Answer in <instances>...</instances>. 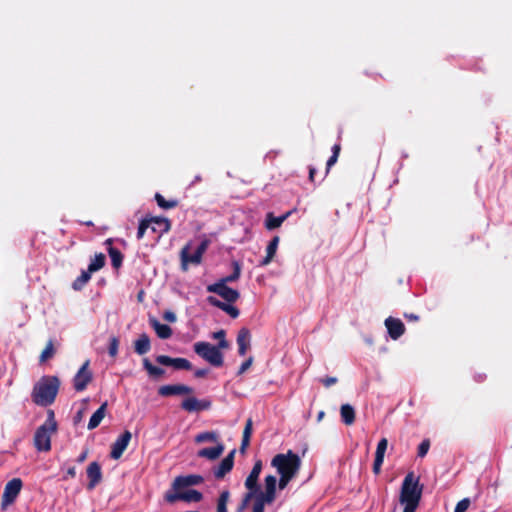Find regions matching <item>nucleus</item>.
Segmentation results:
<instances>
[{"label":"nucleus","mask_w":512,"mask_h":512,"mask_svg":"<svg viewBox=\"0 0 512 512\" xmlns=\"http://www.w3.org/2000/svg\"><path fill=\"white\" fill-rule=\"evenodd\" d=\"M422 496V487L419 479L413 472L408 473L402 483L400 503L404 505L403 512H415Z\"/></svg>","instance_id":"nucleus-1"},{"label":"nucleus","mask_w":512,"mask_h":512,"mask_svg":"<svg viewBox=\"0 0 512 512\" xmlns=\"http://www.w3.org/2000/svg\"><path fill=\"white\" fill-rule=\"evenodd\" d=\"M60 381L55 376H44L34 386L32 392L33 401L40 406L52 404L56 398Z\"/></svg>","instance_id":"nucleus-2"},{"label":"nucleus","mask_w":512,"mask_h":512,"mask_svg":"<svg viewBox=\"0 0 512 512\" xmlns=\"http://www.w3.org/2000/svg\"><path fill=\"white\" fill-rule=\"evenodd\" d=\"M271 466L279 475H288L294 478L300 470L301 459L296 453L289 450L286 453L275 455L271 460Z\"/></svg>","instance_id":"nucleus-3"},{"label":"nucleus","mask_w":512,"mask_h":512,"mask_svg":"<svg viewBox=\"0 0 512 512\" xmlns=\"http://www.w3.org/2000/svg\"><path fill=\"white\" fill-rule=\"evenodd\" d=\"M57 424L54 413L49 412L48 418L35 432L34 444L38 451H49L51 449V436L56 431Z\"/></svg>","instance_id":"nucleus-4"},{"label":"nucleus","mask_w":512,"mask_h":512,"mask_svg":"<svg viewBox=\"0 0 512 512\" xmlns=\"http://www.w3.org/2000/svg\"><path fill=\"white\" fill-rule=\"evenodd\" d=\"M194 352L203 360L214 367H220L224 363L223 348L212 345L209 342L200 341L193 345Z\"/></svg>","instance_id":"nucleus-5"},{"label":"nucleus","mask_w":512,"mask_h":512,"mask_svg":"<svg viewBox=\"0 0 512 512\" xmlns=\"http://www.w3.org/2000/svg\"><path fill=\"white\" fill-rule=\"evenodd\" d=\"M202 499V494L194 489H175L172 487L171 490L165 494V500L168 503H175L177 501L184 502H199Z\"/></svg>","instance_id":"nucleus-6"},{"label":"nucleus","mask_w":512,"mask_h":512,"mask_svg":"<svg viewBox=\"0 0 512 512\" xmlns=\"http://www.w3.org/2000/svg\"><path fill=\"white\" fill-rule=\"evenodd\" d=\"M22 487L23 482L20 478H13L6 483L1 498L2 509H6L8 506L12 505L16 501L18 495L22 490Z\"/></svg>","instance_id":"nucleus-7"},{"label":"nucleus","mask_w":512,"mask_h":512,"mask_svg":"<svg viewBox=\"0 0 512 512\" xmlns=\"http://www.w3.org/2000/svg\"><path fill=\"white\" fill-rule=\"evenodd\" d=\"M262 471V461L257 460L245 480V487L249 490V492L245 495L243 499V506H246L249 501L255 496L258 490V478Z\"/></svg>","instance_id":"nucleus-8"},{"label":"nucleus","mask_w":512,"mask_h":512,"mask_svg":"<svg viewBox=\"0 0 512 512\" xmlns=\"http://www.w3.org/2000/svg\"><path fill=\"white\" fill-rule=\"evenodd\" d=\"M208 240H203L201 244L197 247V249L190 254V246L187 245L181 250V261H182V267L184 270L187 269L188 264H200L202 260V256L205 253V251L208 248Z\"/></svg>","instance_id":"nucleus-9"},{"label":"nucleus","mask_w":512,"mask_h":512,"mask_svg":"<svg viewBox=\"0 0 512 512\" xmlns=\"http://www.w3.org/2000/svg\"><path fill=\"white\" fill-rule=\"evenodd\" d=\"M207 291L217 294L228 303H234L240 297V293L237 290L228 287L223 281H217L208 285Z\"/></svg>","instance_id":"nucleus-10"},{"label":"nucleus","mask_w":512,"mask_h":512,"mask_svg":"<svg viewBox=\"0 0 512 512\" xmlns=\"http://www.w3.org/2000/svg\"><path fill=\"white\" fill-rule=\"evenodd\" d=\"M89 364V360L85 361L73 379L76 391H83L92 380V373L89 370Z\"/></svg>","instance_id":"nucleus-11"},{"label":"nucleus","mask_w":512,"mask_h":512,"mask_svg":"<svg viewBox=\"0 0 512 512\" xmlns=\"http://www.w3.org/2000/svg\"><path fill=\"white\" fill-rule=\"evenodd\" d=\"M131 437V433L129 431H125L116 439L111 448L110 456L112 459L117 460L122 456L131 440Z\"/></svg>","instance_id":"nucleus-12"},{"label":"nucleus","mask_w":512,"mask_h":512,"mask_svg":"<svg viewBox=\"0 0 512 512\" xmlns=\"http://www.w3.org/2000/svg\"><path fill=\"white\" fill-rule=\"evenodd\" d=\"M156 361L161 365L172 366L178 370H189L192 367L191 363L185 358H171L166 355H160L156 358Z\"/></svg>","instance_id":"nucleus-13"},{"label":"nucleus","mask_w":512,"mask_h":512,"mask_svg":"<svg viewBox=\"0 0 512 512\" xmlns=\"http://www.w3.org/2000/svg\"><path fill=\"white\" fill-rule=\"evenodd\" d=\"M385 326L388 330L389 336L394 340H397L405 332V326L403 322L397 318L388 317L385 320Z\"/></svg>","instance_id":"nucleus-14"},{"label":"nucleus","mask_w":512,"mask_h":512,"mask_svg":"<svg viewBox=\"0 0 512 512\" xmlns=\"http://www.w3.org/2000/svg\"><path fill=\"white\" fill-rule=\"evenodd\" d=\"M276 486V477L273 475H268L265 477V491L260 493L256 492V495L261 496V498H264L268 503H272L276 496Z\"/></svg>","instance_id":"nucleus-15"},{"label":"nucleus","mask_w":512,"mask_h":512,"mask_svg":"<svg viewBox=\"0 0 512 512\" xmlns=\"http://www.w3.org/2000/svg\"><path fill=\"white\" fill-rule=\"evenodd\" d=\"M203 481L202 476L200 475H186V476H178L173 481V488L175 489H186L191 486H195L200 484Z\"/></svg>","instance_id":"nucleus-16"},{"label":"nucleus","mask_w":512,"mask_h":512,"mask_svg":"<svg viewBox=\"0 0 512 512\" xmlns=\"http://www.w3.org/2000/svg\"><path fill=\"white\" fill-rule=\"evenodd\" d=\"M161 396L185 395L192 393V388L183 384L164 385L158 390Z\"/></svg>","instance_id":"nucleus-17"},{"label":"nucleus","mask_w":512,"mask_h":512,"mask_svg":"<svg viewBox=\"0 0 512 512\" xmlns=\"http://www.w3.org/2000/svg\"><path fill=\"white\" fill-rule=\"evenodd\" d=\"M234 453L231 451L214 469V476L218 479L223 478L233 468L234 464Z\"/></svg>","instance_id":"nucleus-18"},{"label":"nucleus","mask_w":512,"mask_h":512,"mask_svg":"<svg viewBox=\"0 0 512 512\" xmlns=\"http://www.w3.org/2000/svg\"><path fill=\"white\" fill-rule=\"evenodd\" d=\"M214 444L215 446L213 447L203 448L199 450L197 453L198 457L205 458L208 460H216L217 458H219L223 454L225 447L223 443L220 441Z\"/></svg>","instance_id":"nucleus-19"},{"label":"nucleus","mask_w":512,"mask_h":512,"mask_svg":"<svg viewBox=\"0 0 512 512\" xmlns=\"http://www.w3.org/2000/svg\"><path fill=\"white\" fill-rule=\"evenodd\" d=\"M89 478L88 489H93L102 479L101 467L97 462H92L87 467Z\"/></svg>","instance_id":"nucleus-20"},{"label":"nucleus","mask_w":512,"mask_h":512,"mask_svg":"<svg viewBox=\"0 0 512 512\" xmlns=\"http://www.w3.org/2000/svg\"><path fill=\"white\" fill-rule=\"evenodd\" d=\"M207 300L212 306L221 309L232 318H237L239 316V310L235 306L231 305V303L222 302L213 296L208 297Z\"/></svg>","instance_id":"nucleus-21"},{"label":"nucleus","mask_w":512,"mask_h":512,"mask_svg":"<svg viewBox=\"0 0 512 512\" xmlns=\"http://www.w3.org/2000/svg\"><path fill=\"white\" fill-rule=\"evenodd\" d=\"M210 403L205 401H199L195 397H189L183 400L181 407L188 411V412H194V411H200L205 410L209 408Z\"/></svg>","instance_id":"nucleus-22"},{"label":"nucleus","mask_w":512,"mask_h":512,"mask_svg":"<svg viewBox=\"0 0 512 512\" xmlns=\"http://www.w3.org/2000/svg\"><path fill=\"white\" fill-rule=\"evenodd\" d=\"M150 223V228L153 232H157L159 234L166 233L170 230V221L164 217H152L148 219Z\"/></svg>","instance_id":"nucleus-23"},{"label":"nucleus","mask_w":512,"mask_h":512,"mask_svg":"<svg viewBox=\"0 0 512 512\" xmlns=\"http://www.w3.org/2000/svg\"><path fill=\"white\" fill-rule=\"evenodd\" d=\"M238 352L241 356H244L250 347V332L246 328H242L237 336Z\"/></svg>","instance_id":"nucleus-24"},{"label":"nucleus","mask_w":512,"mask_h":512,"mask_svg":"<svg viewBox=\"0 0 512 512\" xmlns=\"http://www.w3.org/2000/svg\"><path fill=\"white\" fill-rule=\"evenodd\" d=\"M135 352L139 355H144L151 349L150 339L147 334H142L134 342Z\"/></svg>","instance_id":"nucleus-25"},{"label":"nucleus","mask_w":512,"mask_h":512,"mask_svg":"<svg viewBox=\"0 0 512 512\" xmlns=\"http://www.w3.org/2000/svg\"><path fill=\"white\" fill-rule=\"evenodd\" d=\"M279 244V237L275 236L273 239L269 242L267 248H266V257L260 262L261 266L268 265L273 257L275 256Z\"/></svg>","instance_id":"nucleus-26"},{"label":"nucleus","mask_w":512,"mask_h":512,"mask_svg":"<svg viewBox=\"0 0 512 512\" xmlns=\"http://www.w3.org/2000/svg\"><path fill=\"white\" fill-rule=\"evenodd\" d=\"M107 403H103L90 417L88 422V429L93 430L99 426L101 421L103 420L106 412Z\"/></svg>","instance_id":"nucleus-27"},{"label":"nucleus","mask_w":512,"mask_h":512,"mask_svg":"<svg viewBox=\"0 0 512 512\" xmlns=\"http://www.w3.org/2000/svg\"><path fill=\"white\" fill-rule=\"evenodd\" d=\"M150 324L159 338L168 339L172 335V330L168 325L162 324L156 319H151Z\"/></svg>","instance_id":"nucleus-28"},{"label":"nucleus","mask_w":512,"mask_h":512,"mask_svg":"<svg viewBox=\"0 0 512 512\" xmlns=\"http://www.w3.org/2000/svg\"><path fill=\"white\" fill-rule=\"evenodd\" d=\"M291 212H288L281 216H274L272 213H268L265 220V226L267 229L272 230L281 226V224L289 217Z\"/></svg>","instance_id":"nucleus-29"},{"label":"nucleus","mask_w":512,"mask_h":512,"mask_svg":"<svg viewBox=\"0 0 512 512\" xmlns=\"http://www.w3.org/2000/svg\"><path fill=\"white\" fill-rule=\"evenodd\" d=\"M342 421L346 425H351L355 421V410L350 404H343L340 408Z\"/></svg>","instance_id":"nucleus-30"},{"label":"nucleus","mask_w":512,"mask_h":512,"mask_svg":"<svg viewBox=\"0 0 512 512\" xmlns=\"http://www.w3.org/2000/svg\"><path fill=\"white\" fill-rule=\"evenodd\" d=\"M195 442L198 444L205 442L217 443L219 442V435L214 431L202 432L195 436Z\"/></svg>","instance_id":"nucleus-31"},{"label":"nucleus","mask_w":512,"mask_h":512,"mask_svg":"<svg viewBox=\"0 0 512 512\" xmlns=\"http://www.w3.org/2000/svg\"><path fill=\"white\" fill-rule=\"evenodd\" d=\"M232 266H233V273L229 276L219 279L218 281H223V283L227 284V283L235 282L240 278V275H241L240 263L238 261H233Z\"/></svg>","instance_id":"nucleus-32"},{"label":"nucleus","mask_w":512,"mask_h":512,"mask_svg":"<svg viewBox=\"0 0 512 512\" xmlns=\"http://www.w3.org/2000/svg\"><path fill=\"white\" fill-rule=\"evenodd\" d=\"M105 264V256L103 254L95 255V257L91 260L88 271L89 272H95L100 270Z\"/></svg>","instance_id":"nucleus-33"},{"label":"nucleus","mask_w":512,"mask_h":512,"mask_svg":"<svg viewBox=\"0 0 512 512\" xmlns=\"http://www.w3.org/2000/svg\"><path fill=\"white\" fill-rule=\"evenodd\" d=\"M143 365L151 376L160 377L164 374V370L162 368L152 365L148 359H144Z\"/></svg>","instance_id":"nucleus-34"},{"label":"nucleus","mask_w":512,"mask_h":512,"mask_svg":"<svg viewBox=\"0 0 512 512\" xmlns=\"http://www.w3.org/2000/svg\"><path fill=\"white\" fill-rule=\"evenodd\" d=\"M108 253L111 258L112 265L115 268L119 267L123 259L121 252L113 247H109Z\"/></svg>","instance_id":"nucleus-35"},{"label":"nucleus","mask_w":512,"mask_h":512,"mask_svg":"<svg viewBox=\"0 0 512 512\" xmlns=\"http://www.w3.org/2000/svg\"><path fill=\"white\" fill-rule=\"evenodd\" d=\"M225 336H226V333L224 330H219L212 334V338L215 340H218L217 346L226 350L229 348V343L226 340Z\"/></svg>","instance_id":"nucleus-36"},{"label":"nucleus","mask_w":512,"mask_h":512,"mask_svg":"<svg viewBox=\"0 0 512 512\" xmlns=\"http://www.w3.org/2000/svg\"><path fill=\"white\" fill-rule=\"evenodd\" d=\"M90 274L91 272H89L88 270L82 272V274L74 281L73 288L75 290L81 289L90 280Z\"/></svg>","instance_id":"nucleus-37"},{"label":"nucleus","mask_w":512,"mask_h":512,"mask_svg":"<svg viewBox=\"0 0 512 512\" xmlns=\"http://www.w3.org/2000/svg\"><path fill=\"white\" fill-rule=\"evenodd\" d=\"M155 200H156L158 206L163 208V209H170V208H173V207H175L177 205V201L176 200L166 201L164 199V197L161 194H159V193H156Z\"/></svg>","instance_id":"nucleus-38"},{"label":"nucleus","mask_w":512,"mask_h":512,"mask_svg":"<svg viewBox=\"0 0 512 512\" xmlns=\"http://www.w3.org/2000/svg\"><path fill=\"white\" fill-rule=\"evenodd\" d=\"M228 499H229V492L223 491L220 494V497L217 502V512H227L226 506H227Z\"/></svg>","instance_id":"nucleus-39"},{"label":"nucleus","mask_w":512,"mask_h":512,"mask_svg":"<svg viewBox=\"0 0 512 512\" xmlns=\"http://www.w3.org/2000/svg\"><path fill=\"white\" fill-rule=\"evenodd\" d=\"M54 346H53V343L52 341H49L45 347V349L42 351L41 355H40V361L41 362H45L46 360H48L49 358H51L53 355H54Z\"/></svg>","instance_id":"nucleus-40"},{"label":"nucleus","mask_w":512,"mask_h":512,"mask_svg":"<svg viewBox=\"0 0 512 512\" xmlns=\"http://www.w3.org/2000/svg\"><path fill=\"white\" fill-rule=\"evenodd\" d=\"M387 446H388V441L386 438H382L378 444H377V448H376V453H375V457L376 458H382L384 459V456H385V452L387 450Z\"/></svg>","instance_id":"nucleus-41"},{"label":"nucleus","mask_w":512,"mask_h":512,"mask_svg":"<svg viewBox=\"0 0 512 512\" xmlns=\"http://www.w3.org/2000/svg\"><path fill=\"white\" fill-rule=\"evenodd\" d=\"M255 498V503L253 505L252 512H264V507L266 504H269L264 498L255 494L253 497Z\"/></svg>","instance_id":"nucleus-42"},{"label":"nucleus","mask_w":512,"mask_h":512,"mask_svg":"<svg viewBox=\"0 0 512 512\" xmlns=\"http://www.w3.org/2000/svg\"><path fill=\"white\" fill-rule=\"evenodd\" d=\"M118 348H119L118 339L116 337H112L110 339V344H109V349H108L109 355L111 357H115L118 353Z\"/></svg>","instance_id":"nucleus-43"},{"label":"nucleus","mask_w":512,"mask_h":512,"mask_svg":"<svg viewBox=\"0 0 512 512\" xmlns=\"http://www.w3.org/2000/svg\"><path fill=\"white\" fill-rule=\"evenodd\" d=\"M150 227V223L148 222V219L142 220L139 224L138 231H137V238L142 239L146 230Z\"/></svg>","instance_id":"nucleus-44"},{"label":"nucleus","mask_w":512,"mask_h":512,"mask_svg":"<svg viewBox=\"0 0 512 512\" xmlns=\"http://www.w3.org/2000/svg\"><path fill=\"white\" fill-rule=\"evenodd\" d=\"M429 448H430V442L429 440H423L420 445L418 446V456L419 457H424L428 451H429Z\"/></svg>","instance_id":"nucleus-45"},{"label":"nucleus","mask_w":512,"mask_h":512,"mask_svg":"<svg viewBox=\"0 0 512 512\" xmlns=\"http://www.w3.org/2000/svg\"><path fill=\"white\" fill-rule=\"evenodd\" d=\"M470 505V500L468 498L462 499L459 501L455 507L454 512H465Z\"/></svg>","instance_id":"nucleus-46"},{"label":"nucleus","mask_w":512,"mask_h":512,"mask_svg":"<svg viewBox=\"0 0 512 512\" xmlns=\"http://www.w3.org/2000/svg\"><path fill=\"white\" fill-rule=\"evenodd\" d=\"M293 478L292 477H289L288 475H280V479H279V482H278V487L280 490L286 488V486L288 485V483L292 480Z\"/></svg>","instance_id":"nucleus-47"},{"label":"nucleus","mask_w":512,"mask_h":512,"mask_svg":"<svg viewBox=\"0 0 512 512\" xmlns=\"http://www.w3.org/2000/svg\"><path fill=\"white\" fill-rule=\"evenodd\" d=\"M383 462H384V459L375 457L374 464H373V472L375 474L380 473Z\"/></svg>","instance_id":"nucleus-48"},{"label":"nucleus","mask_w":512,"mask_h":512,"mask_svg":"<svg viewBox=\"0 0 512 512\" xmlns=\"http://www.w3.org/2000/svg\"><path fill=\"white\" fill-rule=\"evenodd\" d=\"M252 364V358L247 359L245 362H243L239 368L238 374H243L246 370L250 368Z\"/></svg>","instance_id":"nucleus-49"},{"label":"nucleus","mask_w":512,"mask_h":512,"mask_svg":"<svg viewBox=\"0 0 512 512\" xmlns=\"http://www.w3.org/2000/svg\"><path fill=\"white\" fill-rule=\"evenodd\" d=\"M321 382L325 387H330L337 383V378L336 377H326L324 379H321Z\"/></svg>","instance_id":"nucleus-50"},{"label":"nucleus","mask_w":512,"mask_h":512,"mask_svg":"<svg viewBox=\"0 0 512 512\" xmlns=\"http://www.w3.org/2000/svg\"><path fill=\"white\" fill-rule=\"evenodd\" d=\"M252 434V420L248 419L243 431V436L251 437Z\"/></svg>","instance_id":"nucleus-51"},{"label":"nucleus","mask_w":512,"mask_h":512,"mask_svg":"<svg viewBox=\"0 0 512 512\" xmlns=\"http://www.w3.org/2000/svg\"><path fill=\"white\" fill-rule=\"evenodd\" d=\"M164 319L168 322H175L176 321V315L171 311H166L163 315Z\"/></svg>","instance_id":"nucleus-52"},{"label":"nucleus","mask_w":512,"mask_h":512,"mask_svg":"<svg viewBox=\"0 0 512 512\" xmlns=\"http://www.w3.org/2000/svg\"><path fill=\"white\" fill-rule=\"evenodd\" d=\"M250 443V437L243 436L241 443V451H244Z\"/></svg>","instance_id":"nucleus-53"},{"label":"nucleus","mask_w":512,"mask_h":512,"mask_svg":"<svg viewBox=\"0 0 512 512\" xmlns=\"http://www.w3.org/2000/svg\"><path fill=\"white\" fill-rule=\"evenodd\" d=\"M207 373H208L207 369H198V370L195 371V376L198 377V378H201V377L206 376Z\"/></svg>","instance_id":"nucleus-54"},{"label":"nucleus","mask_w":512,"mask_h":512,"mask_svg":"<svg viewBox=\"0 0 512 512\" xmlns=\"http://www.w3.org/2000/svg\"><path fill=\"white\" fill-rule=\"evenodd\" d=\"M87 456H88V451H87V450H84V451H83V452L78 456V458H77V462H78V463H82V462H84V461L86 460Z\"/></svg>","instance_id":"nucleus-55"},{"label":"nucleus","mask_w":512,"mask_h":512,"mask_svg":"<svg viewBox=\"0 0 512 512\" xmlns=\"http://www.w3.org/2000/svg\"><path fill=\"white\" fill-rule=\"evenodd\" d=\"M337 158H338V156H337V155H332V156L328 159V161H327V167H328V169H329L332 165H334V164L336 163Z\"/></svg>","instance_id":"nucleus-56"},{"label":"nucleus","mask_w":512,"mask_h":512,"mask_svg":"<svg viewBox=\"0 0 512 512\" xmlns=\"http://www.w3.org/2000/svg\"><path fill=\"white\" fill-rule=\"evenodd\" d=\"M67 476L74 478L76 476V469L75 467H71L67 470Z\"/></svg>","instance_id":"nucleus-57"},{"label":"nucleus","mask_w":512,"mask_h":512,"mask_svg":"<svg viewBox=\"0 0 512 512\" xmlns=\"http://www.w3.org/2000/svg\"><path fill=\"white\" fill-rule=\"evenodd\" d=\"M315 172H316L315 168H312V167H311V168L309 169V178H310V180H311V181H313V180H314Z\"/></svg>","instance_id":"nucleus-58"},{"label":"nucleus","mask_w":512,"mask_h":512,"mask_svg":"<svg viewBox=\"0 0 512 512\" xmlns=\"http://www.w3.org/2000/svg\"><path fill=\"white\" fill-rule=\"evenodd\" d=\"M339 151H340V146L339 145H334L333 146V154L332 155H337L338 156Z\"/></svg>","instance_id":"nucleus-59"},{"label":"nucleus","mask_w":512,"mask_h":512,"mask_svg":"<svg viewBox=\"0 0 512 512\" xmlns=\"http://www.w3.org/2000/svg\"><path fill=\"white\" fill-rule=\"evenodd\" d=\"M406 317H407L409 320H417V319H418V316H417V315H414V314L406 315Z\"/></svg>","instance_id":"nucleus-60"},{"label":"nucleus","mask_w":512,"mask_h":512,"mask_svg":"<svg viewBox=\"0 0 512 512\" xmlns=\"http://www.w3.org/2000/svg\"><path fill=\"white\" fill-rule=\"evenodd\" d=\"M323 417H324V412L320 411L318 414V417H317L318 421H321Z\"/></svg>","instance_id":"nucleus-61"},{"label":"nucleus","mask_w":512,"mask_h":512,"mask_svg":"<svg viewBox=\"0 0 512 512\" xmlns=\"http://www.w3.org/2000/svg\"><path fill=\"white\" fill-rule=\"evenodd\" d=\"M200 180H201V177H200V176H196V178H195V182H198V181H200Z\"/></svg>","instance_id":"nucleus-62"}]
</instances>
